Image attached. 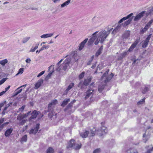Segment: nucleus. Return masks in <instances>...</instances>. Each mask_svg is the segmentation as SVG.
Instances as JSON below:
<instances>
[{"label":"nucleus","instance_id":"2","mask_svg":"<svg viewBox=\"0 0 153 153\" xmlns=\"http://www.w3.org/2000/svg\"><path fill=\"white\" fill-rule=\"evenodd\" d=\"M133 13H131L127 15L126 17H125L122 18L118 22V23L122 22L123 21L129 19L127 21H126L123 24V27H126L127 25L130 23L133 19V17L130 18L133 15Z\"/></svg>","mask_w":153,"mask_h":153},{"label":"nucleus","instance_id":"7","mask_svg":"<svg viewBox=\"0 0 153 153\" xmlns=\"http://www.w3.org/2000/svg\"><path fill=\"white\" fill-rule=\"evenodd\" d=\"M93 91L94 90L92 89H89L86 91L84 94L85 95V99H86L92 96L93 94Z\"/></svg>","mask_w":153,"mask_h":153},{"label":"nucleus","instance_id":"29","mask_svg":"<svg viewBox=\"0 0 153 153\" xmlns=\"http://www.w3.org/2000/svg\"><path fill=\"white\" fill-rule=\"evenodd\" d=\"M71 2L70 0H68L65 2H64L61 5V7L62 8L64 7L67 5H68Z\"/></svg>","mask_w":153,"mask_h":153},{"label":"nucleus","instance_id":"25","mask_svg":"<svg viewBox=\"0 0 153 153\" xmlns=\"http://www.w3.org/2000/svg\"><path fill=\"white\" fill-rule=\"evenodd\" d=\"M70 99H66L65 100L62 102L61 104V106L62 107H64L70 101Z\"/></svg>","mask_w":153,"mask_h":153},{"label":"nucleus","instance_id":"50","mask_svg":"<svg viewBox=\"0 0 153 153\" xmlns=\"http://www.w3.org/2000/svg\"><path fill=\"white\" fill-rule=\"evenodd\" d=\"M7 79V78H3L1 80H0V85L3 84L6 81Z\"/></svg>","mask_w":153,"mask_h":153},{"label":"nucleus","instance_id":"52","mask_svg":"<svg viewBox=\"0 0 153 153\" xmlns=\"http://www.w3.org/2000/svg\"><path fill=\"white\" fill-rule=\"evenodd\" d=\"M52 74V73H50L49 74H48L46 76L45 78V79H48L50 77Z\"/></svg>","mask_w":153,"mask_h":153},{"label":"nucleus","instance_id":"1","mask_svg":"<svg viewBox=\"0 0 153 153\" xmlns=\"http://www.w3.org/2000/svg\"><path fill=\"white\" fill-rule=\"evenodd\" d=\"M113 29V28H111L108 29L107 31L104 30L98 33L97 39L94 42V44L97 45L99 42L102 43Z\"/></svg>","mask_w":153,"mask_h":153},{"label":"nucleus","instance_id":"48","mask_svg":"<svg viewBox=\"0 0 153 153\" xmlns=\"http://www.w3.org/2000/svg\"><path fill=\"white\" fill-rule=\"evenodd\" d=\"M26 106L25 105H23L21 107L19 108L18 109V112H22L24 110Z\"/></svg>","mask_w":153,"mask_h":153},{"label":"nucleus","instance_id":"27","mask_svg":"<svg viewBox=\"0 0 153 153\" xmlns=\"http://www.w3.org/2000/svg\"><path fill=\"white\" fill-rule=\"evenodd\" d=\"M81 144H79L75 143L73 148L75 150H78L81 148Z\"/></svg>","mask_w":153,"mask_h":153},{"label":"nucleus","instance_id":"53","mask_svg":"<svg viewBox=\"0 0 153 153\" xmlns=\"http://www.w3.org/2000/svg\"><path fill=\"white\" fill-rule=\"evenodd\" d=\"M153 22V19H152L147 24V25L149 27Z\"/></svg>","mask_w":153,"mask_h":153},{"label":"nucleus","instance_id":"24","mask_svg":"<svg viewBox=\"0 0 153 153\" xmlns=\"http://www.w3.org/2000/svg\"><path fill=\"white\" fill-rule=\"evenodd\" d=\"M130 32L128 31H126L123 35V39H127L130 36Z\"/></svg>","mask_w":153,"mask_h":153},{"label":"nucleus","instance_id":"17","mask_svg":"<svg viewBox=\"0 0 153 153\" xmlns=\"http://www.w3.org/2000/svg\"><path fill=\"white\" fill-rule=\"evenodd\" d=\"M57 103V100H54L52 101L51 102L49 103L48 104V111H50V108L51 106L53 105H55Z\"/></svg>","mask_w":153,"mask_h":153},{"label":"nucleus","instance_id":"55","mask_svg":"<svg viewBox=\"0 0 153 153\" xmlns=\"http://www.w3.org/2000/svg\"><path fill=\"white\" fill-rule=\"evenodd\" d=\"M124 56H123V55L121 54L120 55L118 56V60H120L122 59L123 58Z\"/></svg>","mask_w":153,"mask_h":153},{"label":"nucleus","instance_id":"19","mask_svg":"<svg viewBox=\"0 0 153 153\" xmlns=\"http://www.w3.org/2000/svg\"><path fill=\"white\" fill-rule=\"evenodd\" d=\"M74 84L73 82H72L70 83V84L68 85V88L65 91V92L66 94L68 93L69 91L74 86Z\"/></svg>","mask_w":153,"mask_h":153},{"label":"nucleus","instance_id":"36","mask_svg":"<svg viewBox=\"0 0 153 153\" xmlns=\"http://www.w3.org/2000/svg\"><path fill=\"white\" fill-rule=\"evenodd\" d=\"M145 98L142 99L137 102V105H140L143 104L145 102Z\"/></svg>","mask_w":153,"mask_h":153},{"label":"nucleus","instance_id":"34","mask_svg":"<svg viewBox=\"0 0 153 153\" xmlns=\"http://www.w3.org/2000/svg\"><path fill=\"white\" fill-rule=\"evenodd\" d=\"M63 59H61L59 61L57 64V68L56 69V70L58 71H59L61 70V68L59 66V65L60 63L62 61Z\"/></svg>","mask_w":153,"mask_h":153},{"label":"nucleus","instance_id":"47","mask_svg":"<svg viewBox=\"0 0 153 153\" xmlns=\"http://www.w3.org/2000/svg\"><path fill=\"white\" fill-rule=\"evenodd\" d=\"M101 152L100 148H97L94 150L93 153H100Z\"/></svg>","mask_w":153,"mask_h":153},{"label":"nucleus","instance_id":"12","mask_svg":"<svg viewBox=\"0 0 153 153\" xmlns=\"http://www.w3.org/2000/svg\"><path fill=\"white\" fill-rule=\"evenodd\" d=\"M43 80L42 79H39L35 84V89H37L39 88L43 83Z\"/></svg>","mask_w":153,"mask_h":153},{"label":"nucleus","instance_id":"5","mask_svg":"<svg viewBox=\"0 0 153 153\" xmlns=\"http://www.w3.org/2000/svg\"><path fill=\"white\" fill-rule=\"evenodd\" d=\"M146 11H143L134 17V21H137L140 20L146 13Z\"/></svg>","mask_w":153,"mask_h":153},{"label":"nucleus","instance_id":"30","mask_svg":"<svg viewBox=\"0 0 153 153\" xmlns=\"http://www.w3.org/2000/svg\"><path fill=\"white\" fill-rule=\"evenodd\" d=\"M54 152V149L51 147H49L46 151V153H53Z\"/></svg>","mask_w":153,"mask_h":153},{"label":"nucleus","instance_id":"14","mask_svg":"<svg viewBox=\"0 0 153 153\" xmlns=\"http://www.w3.org/2000/svg\"><path fill=\"white\" fill-rule=\"evenodd\" d=\"M88 39V38L86 39L83 41L79 45V50L81 51L83 48L85 44L87 42Z\"/></svg>","mask_w":153,"mask_h":153},{"label":"nucleus","instance_id":"6","mask_svg":"<svg viewBox=\"0 0 153 153\" xmlns=\"http://www.w3.org/2000/svg\"><path fill=\"white\" fill-rule=\"evenodd\" d=\"M39 124L38 123L36 125V126L34 128H32L31 129L29 133L30 134H36L38 131V129L39 128Z\"/></svg>","mask_w":153,"mask_h":153},{"label":"nucleus","instance_id":"11","mask_svg":"<svg viewBox=\"0 0 153 153\" xmlns=\"http://www.w3.org/2000/svg\"><path fill=\"white\" fill-rule=\"evenodd\" d=\"M27 117V115L26 114H19L17 117V120L19 122L23 120L24 119Z\"/></svg>","mask_w":153,"mask_h":153},{"label":"nucleus","instance_id":"45","mask_svg":"<svg viewBox=\"0 0 153 153\" xmlns=\"http://www.w3.org/2000/svg\"><path fill=\"white\" fill-rule=\"evenodd\" d=\"M27 121V120L23 119L19 122V124L20 125H23Z\"/></svg>","mask_w":153,"mask_h":153},{"label":"nucleus","instance_id":"23","mask_svg":"<svg viewBox=\"0 0 153 153\" xmlns=\"http://www.w3.org/2000/svg\"><path fill=\"white\" fill-rule=\"evenodd\" d=\"M92 79V77H90L89 79H85L83 82V84L85 86L88 85L89 83L91 82Z\"/></svg>","mask_w":153,"mask_h":153},{"label":"nucleus","instance_id":"60","mask_svg":"<svg viewBox=\"0 0 153 153\" xmlns=\"http://www.w3.org/2000/svg\"><path fill=\"white\" fill-rule=\"evenodd\" d=\"M4 127L3 124H0V131L3 129Z\"/></svg>","mask_w":153,"mask_h":153},{"label":"nucleus","instance_id":"43","mask_svg":"<svg viewBox=\"0 0 153 153\" xmlns=\"http://www.w3.org/2000/svg\"><path fill=\"white\" fill-rule=\"evenodd\" d=\"M84 84L82 82H80L78 85V87L80 88H84Z\"/></svg>","mask_w":153,"mask_h":153},{"label":"nucleus","instance_id":"21","mask_svg":"<svg viewBox=\"0 0 153 153\" xmlns=\"http://www.w3.org/2000/svg\"><path fill=\"white\" fill-rule=\"evenodd\" d=\"M13 129L12 128L7 129L5 132V135L6 137H8L10 135L12 132Z\"/></svg>","mask_w":153,"mask_h":153},{"label":"nucleus","instance_id":"38","mask_svg":"<svg viewBox=\"0 0 153 153\" xmlns=\"http://www.w3.org/2000/svg\"><path fill=\"white\" fill-rule=\"evenodd\" d=\"M30 39V37H25L22 40V42L23 43H25L28 41V40Z\"/></svg>","mask_w":153,"mask_h":153},{"label":"nucleus","instance_id":"16","mask_svg":"<svg viewBox=\"0 0 153 153\" xmlns=\"http://www.w3.org/2000/svg\"><path fill=\"white\" fill-rule=\"evenodd\" d=\"M145 148L147 149L146 153H150L153 151V146L152 145L147 146Z\"/></svg>","mask_w":153,"mask_h":153},{"label":"nucleus","instance_id":"31","mask_svg":"<svg viewBox=\"0 0 153 153\" xmlns=\"http://www.w3.org/2000/svg\"><path fill=\"white\" fill-rule=\"evenodd\" d=\"M49 47V45H43L39 51V53L41 51H43L44 49H48Z\"/></svg>","mask_w":153,"mask_h":153},{"label":"nucleus","instance_id":"61","mask_svg":"<svg viewBox=\"0 0 153 153\" xmlns=\"http://www.w3.org/2000/svg\"><path fill=\"white\" fill-rule=\"evenodd\" d=\"M149 27V26H148L147 25H146V26L144 28V30L146 31L148 29Z\"/></svg>","mask_w":153,"mask_h":153},{"label":"nucleus","instance_id":"62","mask_svg":"<svg viewBox=\"0 0 153 153\" xmlns=\"http://www.w3.org/2000/svg\"><path fill=\"white\" fill-rule=\"evenodd\" d=\"M96 63L97 62H95L91 66V68H92L93 69L96 66Z\"/></svg>","mask_w":153,"mask_h":153},{"label":"nucleus","instance_id":"49","mask_svg":"<svg viewBox=\"0 0 153 153\" xmlns=\"http://www.w3.org/2000/svg\"><path fill=\"white\" fill-rule=\"evenodd\" d=\"M149 88L148 87H146L142 91V93L143 94H145L149 90Z\"/></svg>","mask_w":153,"mask_h":153},{"label":"nucleus","instance_id":"9","mask_svg":"<svg viewBox=\"0 0 153 153\" xmlns=\"http://www.w3.org/2000/svg\"><path fill=\"white\" fill-rule=\"evenodd\" d=\"M70 62V59H67L64 61V63L62 65V66L63 67L62 68L63 70H65L66 69L67 67L69 64Z\"/></svg>","mask_w":153,"mask_h":153},{"label":"nucleus","instance_id":"28","mask_svg":"<svg viewBox=\"0 0 153 153\" xmlns=\"http://www.w3.org/2000/svg\"><path fill=\"white\" fill-rule=\"evenodd\" d=\"M7 62L8 60L6 59L0 61V64L3 66H4Z\"/></svg>","mask_w":153,"mask_h":153},{"label":"nucleus","instance_id":"39","mask_svg":"<svg viewBox=\"0 0 153 153\" xmlns=\"http://www.w3.org/2000/svg\"><path fill=\"white\" fill-rule=\"evenodd\" d=\"M73 105L72 104V103H71V102L68 105L67 107L65 108L64 110L65 111H66L67 110H68L70 108H71L72 107Z\"/></svg>","mask_w":153,"mask_h":153},{"label":"nucleus","instance_id":"59","mask_svg":"<svg viewBox=\"0 0 153 153\" xmlns=\"http://www.w3.org/2000/svg\"><path fill=\"white\" fill-rule=\"evenodd\" d=\"M53 114L52 112H50L48 114V117L50 118H51L53 117Z\"/></svg>","mask_w":153,"mask_h":153},{"label":"nucleus","instance_id":"40","mask_svg":"<svg viewBox=\"0 0 153 153\" xmlns=\"http://www.w3.org/2000/svg\"><path fill=\"white\" fill-rule=\"evenodd\" d=\"M39 44H36V46L33 48H32L30 51V52H33L35 51L36 49H37L38 47Z\"/></svg>","mask_w":153,"mask_h":153},{"label":"nucleus","instance_id":"22","mask_svg":"<svg viewBox=\"0 0 153 153\" xmlns=\"http://www.w3.org/2000/svg\"><path fill=\"white\" fill-rule=\"evenodd\" d=\"M53 34V33H48L44 34L40 36L42 38H46L52 36Z\"/></svg>","mask_w":153,"mask_h":153},{"label":"nucleus","instance_id":"4","mask_svg":"<svg viewBox=\"0 0 153 153\" xmlns=\"http://www.w3.org/2000/svg\"><path fill=\"white\" fill-rule=\"evenodd\" d=\"M98 32V31H96L93 34L92 37L89 40L88 42V45H91L93 44L97 38L96 34Z\"/></svg>","mask_w":153,"mask_h":153},{"label":"nucleus","instance_id":"58","mask_svg":"<svg viewBox=\"0 0 153 153\" xmlns=\"http://www.w3.org/2000/svg\"><path fill=\"white\" fill-rule=\"evenodd\" d=\"M96 23L97 25L99 26L101 24V21H99V20H97L96 21Z\"/></svg>","mask_w":153,"mask_h":153},{"label":"nucleus","instance_id":"46","mask_svg":"<svg viewBox=\"0 0 153 153\" xmlns=\"http://www.w3.org/2000/svg\"><path fill=\"white\" fill-rule=\"evenodd\" d=\"M18 89H18V88H17V90H16V91H15V92L14 93V96L17 95L19 94L21 92L22 90V89H19L18 91Z\"/></svg>","mask_w":153,"mask_h":153},{"label":"nucleus","instance_id":"51","mask_svg":"<svg viewBox=\"0 0 153 153\" xmlns=\"http://www.w3.org/2000/svg\"><path fill=\"white\" fill-rule=\"evenodd\" d=\"M129 52V51H128V50L127 51H125V52H123V53H122L121 54L124 57L126 55H127L128 54Z\"/></svg>","mask_w":153,"mask_h":153},{"label":"nucleus","instance_id":"8","mask_svg":"<svg viewBox=\"0 0 153 153\" xmlns=\"http://www.w3.org/2000/svg\"><path fill=\"white\" fill-rule=\"evenodd\" d=\"M151 37V34H149L143 42L142 44V47L143 48H145L147 47L148 45L149 40Z\"/></svg>","mask_w":153,"mask_h":153},{"label":"nucleus","instance_id":"42","mask_svg":"<svg viewBox=\"0 0 153 153\" xmlns=\"http://www.w3.org/2000/svg\"><path fill=\"white\" fill-rule=\"evenodd\" d=\"M85 72H82L81 74H79V79H81L83 78L85 76Z\"/></svg>","mask_w":153,"mask_h":153},{"label":"nucleus","instance_id":"35","mask_svg":"<svg viewBox=\"0 0 153 153\" xmlns=\"http://www.w3.org/2000/svg\"><path fill=\"white\" fill-rule=\"evenodd\" d=\"M27 140V135H24L21 139V141L22 142H26Z\"/></svg>","mask_w":153,"mask_h":153},{"label":"nucleus","instance_id":"18","mask_svg":"<svg viewBox=\"0 0 153 153\" xmlns=\"http://www.w3.org/2000/svg\"><path fill=\"white\" fill-rule=\"evenodd\" d=\"M89 134L88 131H85L80 133V136L82 138H86Z\"/></svg>","mask_w":153,"mask_h":153},{"label":"nucleus","instance_id":"20","mask_svg":"<svg viewBox=\"0 0 153 153\" xmlns=\"http://www.w3.org/2000/svg\"><path fill=\"white\" fill-rule=\"evenodd\" d=\"M105 86V84L104 83H101L100 85L98 87V90L100 92L102 91L104 89Z\"/></svg>","mask_w":153,"mask_h":153},{"label":"nucleus","instance_id":"57","mask_svg":"<svg viewBox=\"0 0 153 153\" xmlns=\"http://www.w3.org/2000/svg\"><path fill=\"white\" fill-rule=\"evenodd\" d=\"M45 71H42L37 76L38 77H40L42 75L45 73Z\"/></svg>","mask_w":153,"mask_h":153},{"label":"nucleus","instance_id":"37","mask_svg":"<svg viewBox=\"0 0 153 153\" xmlns=\"http://www.w3.org/2000/svg\"><path fill=\"white\" fill-rule=\"evenodd\" d=\"M102 50L100 48L97 51L96 53L95 54V56L96 57H98V56L102 52Z\"/></svg>","mask_w":153,"mask_h":153},{"label":"nucleus","instance_id":"54","mask_svg":"<svg viewBox=\"0 0 153 153\" xmlns=\"http://www.w3.org/2000/svg\"><path fill=\"white\" fill-rule=\"evenodd\" d=\"M109 70L106 71L105 72L103 76H102V78L104 77H105L108 74V72Z\"/></svg>","mask_w":153,"mask_h":153},{"label":"nucleus","instance_id":"15","mask_svg":"<svg viewBox=\"0 0 153 153\" xmlns=\"http://www.w3.org/2000/svg\"><path fill=\"white\" fill-rule=\"evenodd\" d=\"M138 43V41H135L131 46L128 50V51L129 52L132 51L133 49L136 47Z\"/></svg>","mask_w":153,"mask_h":153},{"label":"nucleus","instance_id":"33","mask_svg":"<svg viewBox=\"0 0 153 153\" xmlns=\"http://www.w3.org/2000/svg\"><path fill=\"white\" fill-rule=\"evenodd\" d=\"M63 59H61L59 61L57 64V68L56 69V70L58 71H59L61 70V68L59 66V65L60 63L62 61Z\"/></svg>","mask_w":153,"mask_h":153},{"label":"nucleus","instance_id":"32","mask_svg":"<svg viewBox=\"0 0 153 153\" xmlns=\"http://www.w3.org/2000/svg\"><path fill=\"white\" fill-rule=\"evenodd\" d=\"M114 76L113 74L112 73H111L110 75L109 76L107 77L106 78V79L105 80V82L104 83H106L107 82H108L109 80H110Z\"/></svg>","mask_w":153,"mask_h":153},{"label":"nucleus","instance_id":"44","mask_svg":"<svg viewBox=\"0 0 153 153\" xmlns=\"http://www.w3.org/2000/svg\"><path fill=\"white\" fill-rule=\"evenodd\" d=\"M24 69L23 68H20L18 72V73L16 74V76H17L19 75V74H22L24 72Z\"/></svg>","mask_w":153,"mask_h":153},{"label":"nucleus","instance_id":"10","mask_svg":"<svg viewBox=\"0 0 153 153\" xmlns=\"http://www.w3.org/2000/svg\"><path fill=\"white\" fill-rule=\"evenodd\" d=\"M39 113H40V112L39 111L35 110H34L31 113V116L29 120H31L32 119H35L37 117V116L39 114Z\"/></svg>","mask_w":153,"mask_h":153},{"label":"nucleus","instance_id":"26","mask_svg":"<svg viewBox=\"0 0 153 153\" xmlns=\"http://www.w3.org/2000/svg\"><path fill=\"white\" fill-rule=\"evenodd\" d=\"M121 25H117V26L116 28L114 29V30H113L112 32V34H114L116 33L117 32H118L119 30L121 28Z\"/></svg>","mask_w":153,"mask_h":153},{"label":"nucleus","instance_id":"41","mask_svg":"<svg viewBox=\"0 0 153 153\" xmlns=\"http://www.w3.org/2000/svg\"><path fill=\"white\" fill-rule=\"evenodd\" d=\"M128 153H138V151L135 149L132 148L130 150V152Z\"/></svg>","mask_w":153,"mask_h":153},{"label":"nucleus","instance_id":"56","mask_svg":"<svg viewBox=\"0 0 153 153\" xmlns=\"http://www.w3.org/2000/svg\"><path fill=\"white\" fill-rule=\"evenodd\" d=\"M6 101H5L3 102L0 103V108L2 107L6 103Z\"/></svg>","mask_w":153,"mask_h":153},{"label":"nucleus","instance_id":"13","mask_svg":"<svg viewBox=\"0 0 153 153\" xmlns=\"http://www.w3.org/2000/svg\"><path fill=\"white\" fill-rule=\"evenodd\" d=\"M75 141L74 139H71L68 143L67 146L66 147L67 149L70 148H73V147L75 143Z\"/></svg>","mask_w":153,"mask_h":153},{"label":"nucleus","instance_id":"64","mask_svg":"<svg viewBox=\"0 0 153 153\" xmlns=\"http://www.w3.org/2000/svg\"><path fill=\"white\" fill-rule=\"evenodd\" d=\"M4 118H2L0 120V124H1V123H2L4 122Z\"/></svg>","mask_w":153,"mask_h":153},{"label":"nucleus","instance_id":"3","mask_svg":"<svg viewBox=\"0 0 153 153\" xmlns=\"http://www.w3.org/2000/svg\"><path fill=\"white\" fill-rule=\"evenodd\" d=\"M104 123H101L102 126L99 129L95 131V133L100 136H102L108 132L107 128L104 126Z\"/></svg>","mask_w":153,"mask_h":153},{"label":"nucleus","instance_id":"63","mask_svg":"<svg viewBox=\"0 0 153 153\" xmlns=\"http://www.w3.org/2000/svg\"><path fill=\"white\" fill-rule=\"evenodd\" d=\"M25 61L27 63H30L31 61V59H30L28 58Z\"/></svg>","mask_w":153,"mask_h":153}]
</instances>
